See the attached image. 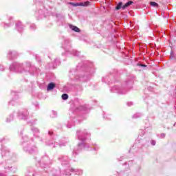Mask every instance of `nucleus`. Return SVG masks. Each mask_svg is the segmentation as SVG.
I'll use <instances>...</instances> for the list:
<instances>
[{
    "label": "nucleus",
    "instance_id": "1a4fd4ad",
    "mask_svg": "<svg viewBox=\"0 0 176 176\" xmlns=\"http://www.w3.org/2000/svg\"><path fill=\"white\" fill-rule=\"evenodd\" d=\"M16 28L19 32H21L23 31V25L21 24V22H18L16 23Z\"/></svg>",
    "mask_w": 176,
    "mask_h": 176
},
{
    "label": "nucleus",
    "instance_id": "4468645a",
    "mask_svg": "<svg viewBox=\"0 0 176 176\" xmlns=\"http://www.w3.org/2000/svg\"><path fill=\"white\" fill-rule=\"evenodd\" d=\"M76 79H79L81 82H86V80H87V76H76Z\"/></svg>",
    "mask_w": 176,
    "mask_h": 176
},
{
    "label": "nucleus",
    "instance_id": "7c9ffc66",
    "mask_svg": "<svg viewBox=\"0 0 176 176\" xmlns=\"http://www.w3.org/2000/svg\"><path fill=\"white\" fill-rule=\"evenodd\" d=\"M164 137H166V134L165 133H162L160 135V138H164Z\"/></svg>",
    "mask_w": 176,
    "mask_h": 176
},
{
    "label": "nucleus",
    "instance_id": "37998d69",
    "mask_svg": "<svg viewBox=\"0 0 176 176\" xmlns=\"http://www.w3.org/2000/svg\"><path fill=\"white\" fill-rule=\"evenodd\" d=\"M0 176H5V175H3V173H0Z\"/></svg>",
    "mask_w": 176,
    "mask_h": 176
},
{
    "label": "nucleus",
    "instance_id": "a19ab883",
    "mask_svg": "<svg viewBox=\"0 0 176 176\" xmlns=\"http://www.w3.org/2000/svg\"><path fill=\"white\" fill-rule=\"evenodd\" d=\"M59 145H60V146H64V145H65V143H64L63 144H60Z\"/></svg>",
    "mask_w": 176,
    "mask_h": 176
},
{
    "label": "nucleus",
    "instance_id": "6e6552de",
    "mask_svg": "<svg viewBox=\"0 0 176 176\" xmlns=\"http://www.w3.org/2000/svg\"><path fill=\"white\" fill-rule=\"evenodd\" d=\"M69 171H71V173H76V175H82V174H83V171L82 170L71 168L69 169Z\"/></svg>",
    "mask_w": 176,
    "mask_h": 176
},
{
    "label": "nucleus",
    "instance_id": "f257e3e1",
    "mask_svg": "<svg viewBox=\"0 0 176 176\" xmlns=\"http://www.w3.org/2000/svg\"><path fill=\"white\" fill-rule=\"evenodd\" d=\"M31 63H26L25 66H23L21 63H14L10 66V71H16L19 74H23V72H30L31 69Z\"/></svg>",
    "mask_w": 176,
    "mask_h": 176
},
{
    "label": "nucleus",
    "instance_id": "2eb2a0df",
    "mask_svg": "<svg viewBox=\"0 0 176 176\" xmlns=\"http://www.w3.org/2000/svg\"><path fill=\"white\" fill-rule=\"evenodd\" d=\"M71 45L69 44V40H66L65 41V44L63 45L64 49H67V47H70Z\"/></svg>",
    "mask_w": 176,
    "mask_h": 176
},
{
    "label": "nucleus",
    "instance_id": "a211bd4d",
    "mask_svg": "<svg viewBox=\"0 0 176 176\" xmlns=\"http://www.w3.org/2000/svg\"><path fill=\"white\" fill-rule=\"evenodd\" d=\"M81 6H89L90 5V1H83L80 2Z\"/></svg>",
    "mask_w": 176,
    "mask_h": 176
},
{
    "label": "nucleus",
    "instance_id": "c9c22d12",
    "mask_svg": "<svg viewBox=\"0 0 176 176\" xmlns=\"http://www.w3.org/2000/svg\"><path fill=\"white\" fill-rule=\"evenodd\" d=\"M53 113L54 114V116H52V118H56V115H57V113L53 111Z\"/></svg>",
    "mask_w": 176,
    "mask_h": 176
},
{
    "label": "nucleus",
    "instance_id": "f03ea898",
    "mask_svg": "<svg viewBox=\"0 0 176 176\" xmlns=\"http://www.w3.org/2000/svg\"><path fill=\"white\" fill-rule=\"evenodd\" d=\"M78 139L79 141H81V143H79L78 144V149H74L73 152V156H75L76 155H78V153L76 151H80L82 149V148H85V141H86V135H89V133L87 132L81 131H77L76 132Z\"/></svg>",
    "mask_w": 176,
    "mask_h": 176
},
{
    "label": "nucleus",
    "instance_id": "58836bf2",
    "mask_svg": "<svg viewBox=\"0 0 176 176\" xmlns=\"http://www.w3.org/2000/svg\"><path fill=\"white\" fill-rule=\"evenodd\" d=\"M10 104L13 105V100L9 102Z\"/></svg>",
    "mask_w": 176,
    "mask_h": 176
},
{
    "label": "nucleus",
    "instance_id": "aec40b11",
    "mask_svg": "<svg viewBox=\"0 0 176 176\" xmlns=\"http://www.w3.org/2000/svg\"><path fill=\"white\" fill-rule=\"evenodd\" d=\"M6 152V149L2 146H1V155L2 156H6V154L5 153Z\"/></svg>",
    "mask_w": 176,
    "mask_h": 176
},
{
    "label": "nucleus",
    "instance_id": "f8f14e48",
    "mask_svg": "<svg viewBox=\"0 0 176 176\" xmlns=\"http://www.w3.org/2000/svg\"><path fill=\"white\" fill-rule=\"evenodd\" d=\"M120 9L123 10V3L122 1L119 2L116 6V10H120Z\"/></svg>",
    "mask_w": 176,
    "mask_h": 176
},
{
    "label": "nucleus",
    "instance_id": "ea45409f",
    "mask_svg": "<svg viewBox=\"0 0 176 176\" xmlns=\"http://www.w3.org/2000/svg\"><path fill=\"white\" fill-rule=\"evenodd\" d=\"M67 129H71V125H67Z\"/></svg>",
    "mask_w": 176,
    "mask_h": 176
},
{
    "label": "nucleus",
    "instance_id": "72a5a7b5",
    "mask_svg": "<svg viewBox=\"0 0 176 176\" xmlns=\"http://www.w3.org/2000/svg\"><path fill=\"white\" fill-rule=\"evenodd\" d=\"M138 65H139L140 67H146V65L144 64H138Z\"/></svg>",
    "mask_w": 176,
    "mask_h": 176
},
{
    "label": "nucleus",
    "instance_id": "6ab92c4d",
    "mask_svg": "<svg viewBox=\"0 0 176 176\" xmlns=\"http://www.w3.org/2000/svg\"><path fill=\"white\" fill-rule=\"evenodd\" d=\"M150 5H151V6H153L154 8L159 6V4H157V3H156L155 1L150 2Z\"/></svg>",
    "mask_w": 176,
    "mask_h": 176
},
{
    "label": "nucleus",
    "instance_id": "423d86ee",
    "mask_svg": "<svg viewBox=\"0 0 176 176\" xmlns=\"http://www.w3.org/2000/svg\"><path fill=\"white\" fill-rule=\"evenodd\" d=\"M59 160L62 162L63 165L68 164V163H69V161L68 160V157L62 156L61 157L59 158Z\"/></svg>",
    "mask_w": 176,
    "mask_h": 176
},
{
    "label": "nucleus",
    "instance_id": "39448f33",
    "mask_svg": "<svg viewBox=\"0 0 176 176\" xmlns=\"http://www.w3.org/2000/svg\"><path fill=\"white\" fill-rule=\"evenodd\" d=\"M111 91L113 93H118V94H126V91H123V89L118 86H114L111 88Z\"/></svg>",
    "mask_w": 176,
    "mask_h": 176
},
{
    "label": "nucleus",
    "instance_id": "2f4dec72",
    "mask_svg": "<svg viewBox=\"0 0 176 176\" xmlns=\"http://www.w3.org/2000/svg\"><path fill=\"white\" fill-rule=\"evenodd\" d=\"M127 105H128V107H131V105H133V102H127Z\"/></svg>",
    "mask_w": 176,
    "mask_h": 176
},
{
    "label": "nucleus",
    "instance_id": "9b49d317",
    "mask_svg": "<svg viewBox=\"0 0 176 176\" xmlns=\"http://www.w3.org/2000/svg\"><path fill=\"white\" fill-rule=\"evenodd\" d=\"M133 1H129L126 2L123 6H122V10H124V9H126V8H129L131 5H133Z\"/></svg>",
    "mask_w": 176,
    "mask_h": 176
},
{
    "label": "nucleus",
    "instance_id": "bb28decb",
    "mask_svg": "<svg viewBox=\"0 0 176 176\" xmlns=\"http://www.w3.org/2000/svg\"><path fill=\"white\" fill-rule=\"evenodd\" d=\"M79 111H85V107L84 106H80L79 108H77Z\"/></svg>",
    "mask_w": 176,
    "mask_h": 176
},
{
    "label": "nucleus",
    "instance_id": "473e14b6",
    "mask_svg": "<svg viewBox=\"0 0 176 176\" xmlns=\"http://www.w3.org/2000/svg\"><path fill=\"white\" fill-rule=\"evenodd\" d=\"M0 71H5V68H3V66H0Z\"/></svg>",
    "mask_w": 176,
    "mask_h": 176
},
{
    "label": "nucleus",
    "instance_id": "cd10ccee",
    "mask_svg": "<svg viewBox=\"0 0 176 176\" xmlns=\"http://www.w3.org/2000/svg\"><path fill=\"white\" fill-rule=\"evenodd\" d=\"M23 140L24 142H28V137L25 136L24 138H23Z\"/></svg>",
    "mask_w": 176,
    "mask_h": 176
},
{
    "label": "nucleus",
    "instance_id": "20e7f679",
    "mask_svg": "<svg viewBox=\"0 0 176 176\" xmlns=\"http://www.w3.org/2000/svg\"><path fill=\"white\" fill-rule=\"evenodd\" d=\"M18 118L25 120V119L28 118V111L27 110H23V111L18 113Z\"/></svg>",
    "mask_w": 176,
    "mask_h": 176
},
{
    "label": "nucleus",
    "instance_id": "c85d7f7f",
    "mask_svg": "<svg viewBox=\"0 0 176 176\" xmlns=\"http://www.w3.org/2000/svg\"><path fill=\"white\" fill-rule=\"evenodd\" d=\"M151 145L155 146V145H156V141H155V140H151Z\"/></svg>",
    "mask_w": 176,
    "mask_h": 176
},
{
    "label": "nucleus",
    "instance_id": "b1692460",
    "mask_svg": "<svg viewBox=\"0 0 176 176\" xmlns=\"http://www.w3.org/2000/svg\"><path fill=\"white\" fill-rule=\"evenodd\" d=\"M62 98H63V100H68V94H63L62 95Z\"/></svg>",
    "mask_w": 176,
    "mask_h": 176
},
{
    "label": "nucleus",
    "instance_id": "e433bc0d",
    "mask_svg": "<svg viewBox=\"0 0 176 176\" xmlns=\"http://www.w3.org/2000/svg\"><path fill=\"white\" fill-rule=\"evenodd\" d=\"M8 27H10L9 24H6V25H4V28H8Z\"/></svg>",
    "mask_w": 176,
    "mask_h": 176
},
{
    "label": "nucleus",
    "instance_id": "393cba45",
    "mask_svg": "<svg viewBox=\"0 0 176 176\" xmlns=\"http://www.w3.org/2000/svg\"><path fill=\"white\" fill-rule=\"evenodd\" d=\"M30 30H32V31H34V30H36V25H35L34 24H32L30 25Z\"/></svg>",
    "mask_w": 176,
    "mask_h": 176
},
{
    "label": "nucleus",
    "instance_id": "a18cd8bd",
    "mask_svg": "<svg viewBox=\"0 0 176 176\" xmlns=\"http://www.w3.org/2000/svg\"><path fill=\"white\" fill-rule=\"evenodd\" d=\"M25 176H31V175H26Z\"/></svg>",
    "mask_w": 176,
    "mask_h": 176
},
{
    "label": "nucleus",
    "instance_id": "79ce46f5",
    "mask_svg": "<svg viewBox=\"0 0 176 176\" xmlns=\"http://www.w3.org/2000/svg\"><path fill=\"white\" fill-rule=\"evenodd\" d=\"M170 54H171V55H170V57H171V58H173V52H171Z\"/></svg>",
    "mask_w": 176,
    "mask_h": 176
},
{
    "label": "nucleus",
    "instance_id": "c03bdc74",
    "mask_svg": "<svg viewBox=\"0 0 176 176\" xmlns=\"http://www.w3.org/2000/svg\"><path fill=\"white\" fill-rule=\"evenodd\" d=\"M2 141H3V140H0V142H2Z\"/></svg>",
    "mask_w": 176,
    "mask_h": 176
},
{
    "label": "nucleus",
    "instance_id": "9d476101",
    "mask_svg": "<svg viewBox=\"0 0 176 176\" xmlns=\"http://www.w3.org/2000/svg\"><path fill=\"white\" fill-rule=\"evenodd\" d=\"M56 87V84H54V82H50L48 84V86L47 87V90L50 91V90H53V89H54Z\"/></svg>",
    "mask_w": 176,
    "mask_h": 176
},
{
    "label": "nucleus",
    "instance_id": "ddd939ff",
    "mask_svg": "<svg viewBox=\"0 0 176 176\" xmlns=\"http://www.w3.org/2000/svg\"><path fill=\"white\" fill-rule=\"evenodd\" d=\"M69 28L71 30H72V31H74L75 32H80V29H79L78 27L76 26H74L72 25H69Z\"/></svg>",
    "mask_w": 176,
    "mask_h": 176
},
{
    "label": "nucleus",
    "instance_id": "c756f323",
    "mask_svg": "<svg viewBox=\"0 0 176 176\" xmlns=\"http://www.w3.org/2000/svg\"><path fill=\"white\" fill-rule=\"evenodd\" d=\"M129 85H133V82H132V81H130V82H126V86H129Z\"/></svg>",
    "mask_w": 176,
    "mask_h": 176
},
{
    "label": "nucleus",
    "instance_id": "7ed1b4c3",
    "mask_svg": "<svg viewBox=\"0 0 176 176\" xmlns=\"http://www.w3.org/2000/svg\"><path fill=\"white\" fill-rule=\"evenodd\" d=\"M23 149L25 151V152H28V153H35V152H36L37 148L36 146H31V144H30V143H23Z\"/></svg>",
    "mask_w": 176,
    "mask_h": 176
},
{
    "label": "nucleus",
    "instance_id": "412c9836",
    "mask_svg": "<svg viewBox=\"0 0 176 176\" xmlns=\"http://www.w3.org/2000/svg\"><path fill=\"white\" fill-rule=\"evenodd\" d=\"M13 120V116L10 115L9 118H7L6 122L7 123H9L10 122H12Z\"/></svg>",
    "mask_w": 176,
    "mask_h": 176
},
{
    "label": "nucleus",
    "instance_id": "f3484780",
    "mask_svg": "<svg viewBox=\"0 0 176 176\" xmlns=\"http://www.w3.org/2000/svg\"><path fill=\"white\" fill-rule=\"evenodd\" d=\"M72 54H74V56H76L77 57H79V56L80 55V52L75 50H72Z\"/></svg>",
    "mask_w": 176,
    "mask_h": 176
},
{
    "label": "nucleus",
    "instance_id": "4c0bfd02",
    "mask_svg": "<svg viewBox=\"0 0 176 176\" xmlns=\"http://www.w3.org/2000/svg\"><path fill=\"white\" fill-rule=\"evenodd\" d=\"M68 173H69V170H66V175H68Z\"/></svg>",
    "mask_w": 176,
    "mask_h": 176
},
{
    "label": "nucleus",
    "instance_id": "0eeeda50",
    "mask_svg": "<svg viewBox=\"0 0 176 176\" xmlns=\"http://www.w3.org/2000/svg\"><path fill=\"white\" fill-rule=\"evenodd\" d=\"M8 58H16L17 57V52H9L8 54Z\"/></svg>",
    "mask_w": 176,
    "mask_h": 176
},
{
    "label": "nucleus",
    "instance_id": "5701e85b",
    "mask_svg": "<svg viewBox=\"0 0 176 176\" xmlns=\"http://www.w3.org/2000/svg\"><path fill=\"white\" fill-rule=\"evenodd\" d=\"M133 119H137L138 118H141V114L138 113L133 116Z\"/></svg>",
    "mask_w": 176,
    "mask_h": 176
},
{
    "label": "nucleus",
    "instance_id": "4be33fe9",
    "mask_svg": "<svg viewBox=\"0 0 176 176\" xmlns=\"http://www.w3.org/2000/svg\"><path fill=\"white\" fill-rule=\"evenodd\" d=\"M70 5H72V6L76 7V6H81L80 3H70Z\"/></svg>",
    "mask_w": 176,
    "mask_h": 176
},
{
    "label": "nucleus",
    "instance_id": "49530a36",
    "mask_svg": "<svg viewBox=\"0 0 176 176\" xmlns=\"http://www.w3.org/2000/svg\"><path fill=\"white\" fill-rule=\"evenodd\" d=\"M7 152H9V150H7Z\"/></svg>",
    "mask_w": 176,
    "mask_h": 176
},
{
    "label": "nucleus",
    "instance_id": "a878e982",
    "mask_svg": "<svg viewBox=\"0 0 176 176\" xmlns=\"http://www.w3.org/2000/svg\"><path fill=\"white\" fill-rule=\"evenodd\" d=\"M32 131H34V133H39V129H38L32 128Z\"/></svg>",
    "mask_w": 176,
    "mask_h": 176
},
{
    "label": "nucleus",
    "instance_id": "f704fd0d",
    "mask_svg": "<svg viewBox=\"0 0 176 176\" xmlns=\"http://www.w3.org/2000/svg\"><path fill=\"white\" fill-rule=\"evenodd\" d=\"M48 133H49L50 135H52L53 134V131H49Z\"/></svg>",
    "mask_w": 176,
    "mask_h": 176
},
{
    "label": "nucleus",
    "instance_id": "dca6fc26",
    "mask_svg": "<svg viewBox=\"0 0 176 176\" xmlns=\"http://www.w3.org/2000/svg\"><path fill=\"white\" fill-rule=\"evenodd\" d=\"M57 65H60V60L58 59H55L54 65H53L52 68H56Z\"/></svg>",
    "mask_w": 176,
    "mask_h": 176
}]
</instances>
